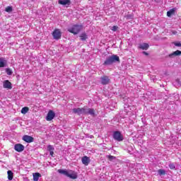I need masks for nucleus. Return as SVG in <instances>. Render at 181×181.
Instances as JSON below:
<instances>
[{
  "label": "nucleus",
  "instance_id": "1",
  "mask_svg": "<svg viewBox=\"0 0 181 181\" xmlns=\"http://www.w3.org/2000/svg\"><path fill=\"white\" fill-rule=\"evenodd\" d=\"M116 62H119V57L117 55L113 54L107 57L105 62L103 63L104 66H111V64L116 63Z\"/></svg>",
  "mask_w": 181,
  "mask_h": 181
},
{
  "label": "nucleus",
  "instance_id": "2",
  "mask_svg": "<svg viewBox=\"0 0 181 181\" xmlns=\"http://www.w3.org/2000/svg\"><path fill=\"white\" fill-rule=\"evenodd\" d=\"M82 29L83 25H73L68 28V32H69V33H73L74 35H78Z\"/></svg>",
  "mask_w": 181,
  "mask_h": 181
},
{
  "label": "nucleus",
  "instance_id": "3",
  "mask_svg": "<svg viewBox=\"0 0 181 181\" xmlns=\"http://www.w3.org/2000/svg\"><path fill=\"white\" fill-rule=\"evenodd\" d=\"M112 136L115 141H117V142H121L122 141H124V136H122L121 132L119 131L114 132Z\"/></svg>",
  "mask_w": 181,
  "mask_h": 181
},
{
  "label": "nucleus",
  "instance_id": "4",
  "mask_svg": "<svg viewBox=\"0 0 181 181\" xmlns=\"http://www.w3.org/2000/svg\"><path fill=\"white\" fill-rule=\"evenodd\" d=\"M72 111L74 114H77L78 115H86V114H87L86 107L82 108H74Z\"/></svg>",
  "mask_w": 181,
  "mask_h": 181
},
{
  "label": "nucleus",
  "instance_id": "5",
  "mask_svg": "<svg viewBox=\"0 0 181 181\" xmlns=\"http://www.w3.org/2000/svg\"><path fill=\"white\" fill-rule=\"evenodd\" d=\"M52 36L56 40H59L62 37V32L59 29H55L52 33Z\"/></svg>",
  "mask_w": 181,
  "mask_h": 181
},
{
  "label": "nucleus",
  "instance_id": "6",
  "mask_svg": "<svg viewBox=\"0 0 181 181\" xmlns=\"http://www.w3.org/2000/svg\"><path fill=\"white\" fill-rule=\"evenodd\" d=\"M54 117H56V113H54L53 110H49L46 117V119L47 121H52L54 118Z\"/></svg>",
  "mask_w": 181,
  "mask_h": 181
},
{
  "label": "nucleus",
  "instance_id": "7",
  "mask_svg": "<svg viewBox=\"0 0 181 181\" xmlns=\"http://www.w3.org/2000/svg\"><path fill=\"white\" fill-rule=\"evenodd\" d=\"M4 88H7V90H12V83L8 80H5L3 82Z\"/></svg>",
  "mask_w": 181,
  "mask_h": 181
},
{
  "label": "nucleus",
  "instance_id": "8",
  "mask_svg": "<svg viewBox=\"0 0 181 181\" xmlns=\"http://www.w3.org/2000/svg\"><path fill=\"white\" fill-rule=\"evenodd\" d=\"M14 149L16 152H23V151H25V146L21 144H17L14 146Z\"/></svg>",
  "mask_w": 181,
  "mask_h": 181
},
{
  "label": "nucleus",
  "instance_id": "9",
  "mask_svg": "<svg viewBox=\"0 0 181 181\" xmlns=\"http://www.w3.org/2000/svg\"><path fill=\"white\" fill-rule=\"evenodd\" d=\"M67 177H70V179H77V173L74 170H69L68 171Z\"/></svg>",
  "mask_w": 181,
  "mask_h": 181
},
{
  "label": "nucleus",
  "instance_id": "10",
  "mask_svg": "<svg viewBox=\"0 0 181 181\" xmlns=\"http://www.w3.org/2000/svg\"><path fill=\"white\" fill-rule=\"evenodd\" d=\"M33 137L28 135H25L23 136V141H25V142H27L28 144L33 142Z\"/></svg>",
  "mask_w": 181,
  "mask_h": 181
},
{
  "label": "nucleus",
  "instance_id": "11",
  "mask_svg": "<svg viewBox=\"0 0 181 181\" xmlns=\"http://www.w3.org/2000/svg\"><path fill=\"white\" fill-rule=\"evenodd\" d=\"M83 165H85V166H88V163H90V158H88L87 156H85L81 159Z\"/></svg>",
  "mask_w": 181,
  "mask_h": 181
},
{
  "label": "nucleus",
  "instance_id": "12",
  "mask_svg": "<svg viewBox=\"0 0 181 181\" xmlns=\"http://www.w3.org/2000/svg\"><path fill=\"white\" fill-rule=\"evenodd\" d=\"M101 83L103 86H105L110 83V78L108 76H103L101 78Z\"/></svg>",
  "mask_w": 181,
  "mask_h": 181
},
{
  "label": "nucleus",
  "instance_id": "13",
  "mask_svg": "<svg viewBox=\"0 0 181 181\" xmlns=\"http://www.w3.org/2000/svg\"><path fill=\"white\" fill-rule=\"evenodd\" d=\"M181 52L180 50L175 51L168 55L169 57H176V56H180Z\"/></svg>",
  "mask_w": 181,
  "mask_h": 181
},
{
  "label": "nucleus",
  "instance_id": "14",
  "mask_svg": "<svg viewBox=\"0 0 181 181\" xmlns=\"http://www.w3.org/2000/svg\"><path fill=\"white\" fill-rule=\"evenodd\" d=\"M139 48L142 49V50H148V49L149 48V45L148 43L140 44Z\"/></svg>",
  "mask_w": 181,
  "mask_h": 181
},
{
  "label": "nucleus",
  "instance_id": "15",
  "mask_svg": "<svg viewBox=\"0 0 181 181\" xmlns=\"http://www.w3.org/2000/svg\"><path fill=\"white\" fill-rule=\"evenodd\" d=\"M33 180L34 181H38L39 180V177H42V175H40V173H33Z\"/></svg>",
  "mask_w": 181,
  "mask_h": 181
},
{
  "label": "nucleus",
  "instance_id": "16",
  "mask_svg": "<svg viewBox=\"0 0 181 181\" xmlns=\"http://www.w3.org/2000/svg\"><path fill=\"white\" fill-rule=\"evenodd\" d=\"M86 115L88 114L89 115H94L95 114L94 109L86 107Z\"/></svg>",
  "mask_w": 181,
  "mask_h": 181
},
{
  "label": "nucleus",
  "instance_id": "17",
  "mask_svg": "<svg viewBox=\"0 0 181 181\" xmlns=\"http://www.w3.org/2000/svg\"><path fill=\"white\" fill-rule=\"evenodd\" d=\"M58 173H59L61 175H64V176H66V177L69 175V170H67L59 169V170H58Z\"/></svg>",
  "mask_w": 181,
  "mask_h": 181
},
{
  "label": "nucleus",
  "instance_id": "18",
  "mask_svg": "<svg viewBox=\"0 0 181 181\" xmlns=\"http://www.w3.org/2000/svg\"><path fill=\"white\" fill-rule=\"evenodd\" d=\"M60 5H70V0H59Z\"/></svg>",
  "mask_w": 181,
  "mask_h": 181
},
{
  "label": "nucleus",
  "instance_id": "19",
  "mask_svg": "<svg viewBox=\"0 0 181 181\" xmlns=\"http://www.w3.org/2000/svg\"><path fill=\"white\" fill-rule=\"evenodd\" d=\"M6 66V61L4 58H0V67H5Z\"/></svg>",
  "mask_w": 181,
  "mask_h": 181
},
{
  "label": "nucleus",
  "instance_id": "20",
  "mask_svg": "<svg viewBox=\"0 0 181 181\" xmlns=\"http://www.w3.org/2000/svg\"><path fill=\"white\" fill-rule=\"evenodd\" d=\"M7 175L8 180H12V179H13V173H12V171L8 170Z\"/></svg>",
  "mask_w": 181,
  "mask_h": 181
},
{
  "label": "nucleus",
  "instance_id": "21",
  "mask_svg": "<svg viewBox=\"0 0 181 181\" xmlns=\"http://www.w3.org/2000/svg\"><path fill=\"white\" fill-rule=\"evenodd\" d=\"M81 40H87V34L86 33H82L80 35Z\"/></svg>",
  "mask_w": 181,
  "mask_h": 181
},
{
  "label": "nucleus",
  "instance_id": "22",
  "mask_svg": "<svg viewBox=\"0 0 181 181\" xmlns=\"http://www.w3.org/2000/svg\"><path fill=\"white\" fill-rule=\"evenodd\" d=\"M173 84H174V86H175V87H180V86H181L180 80L176 79V80L174 81Z\"/></svg>",
  "mask_w": 181,
  "mask_h": 181
},
{
  "label": "nucleus",
  "instance_id": "23",
  "mask_svg": "<svg viewBox=\"0 0 181 181\" xmlns=\"http://www.w3.org/2000/svg\"><path fill=\"white\" fill-rule=\"evenodd\" d=\"M29 111V107H24L21 109V114H27V112Z\"/></svg>",
  "mask_w": 181,
  "mask_h": 181
},
{
  "label": "nucleus",
  "instance_id": "24",
  "mask_svg": "<svg viewBox=\"0 0 181 181\" xmlns=\"http://www.w3.org/2000/svg\"><path fill=\"white\" fill-rule=\"evenodd\" d=\"M158 173L160 175V176H162L163 175H166V171L163 169H160L158 170Z\"/></svg>",
  "mask_w": 181,
  "mask_h": 181
},
{
  "label": "nucleus",
  "instance_id": "25",
  "mask_svg": "<svg viewBox=\"0 0 181 181\" xmlns=\"http://www.w3.org/2000/svg\"><path fill=\"white\" fill-rule=\"evenodd\" d=\"M175 13V8H173L167 12V16H172Z\"/></svg>",
  "mask_w": 181,
  "mask_h": 181
},
{
  "label": "nucleus",
  "instance_id": "26",
  "mask_svg": "<svg viewBox=\"0 0 181 181\" xmlns=\"http://www.w3.org/2000/svg\"><path fill=\"white\" fill-rule=\"evenodd\" d=\"M6 12H8L10 13V12H12L13 11V8H12V6H7L5 9Z\"/></svg>",
  "mask_w": 181,
  "mask_h": 181
},
{
  "label": "nucleus",
  "instance_id": "27",
  "mask_svg": "<svg viewBox=\"0 0 181 181\" xmlns=\"http://www.w3.org/2000/svg\"><path fill=\"white\" fill-rule=\"evenodd\" d=\"M47 151H49V152L52 151H54V148L52 145H48L47 146Z\"/></svg>",
  "mask_w": 181,
  "mask_h": 181
},
{
  "label": "nucleus",
  "instance_id": "28",
  "mask_svg": "<svg viewBox=\"0 0 181 181\" xmlns=\"http://www.w3.org/2000/svg\"><path fill=\"white\" fill-rule=\"evenodd\" d=\"M6 72L8 74V76H11L12 75V70H11V69H6Z\"/></svg>",
  "mask_w": 181,
  "mask_h": 181
},
{
  "label": "nucleus",
  "instance_id": "29",
  "mask_svg": "<svg viewBox=\"0 0 181 181\" xmlns=\"http://www.w3.org/2000/svg\"><path fill=\"white\" fill-rule=\"evenodd\" d=\"M118 29V27L117 25H114L111 28V30H112L113 32H117Z\"/></svg>",
  "mask_w": 181,
  "mask_h": 181
},
{
  "label": "nucleus",
  "instance_id": "30",
  "mask_svg": "<svg viewBox=\"0 0 181 181\" xmlns=\"http://www.w3.org/2000/svg\"><path fill=\"white\" fill-rule=\"evenodd\" d=\"M169 168H170V169L173 170V169H175L176 167L175 166V164L170 163V164H169Z\"/></svg>",
  "mask_w": 181,
  "mask_h": 181
},
{
  "label": "nucleus",
  "instance_id": "31",
  "mask_svg": "<svg viewBox=\"0 0 181 181\" xmlns=\"http://www.w3.org/2000/svg\"><path fill=\"white\" fill-rule=\"evenodd\" d=\"M175 46H177V47H181V43L180 42H175L174 43Z\"/></svg>",
  "mask_w": 181,
  "mask_h": 181
},
{
  "label": "nucleus",
  "instance_id": "32",
  "mask_svg": "<svg viewBox=\"0 0 181 181\" xmlns=\"http://www.w3.org/2000/svg\"><path fill=\"white\" fill-rule=\"evenodd\" d=\"M49 154L51 155V156H53V155H54V152L52 151H49Z\"/></svg>",
  "mask_w": 181,
  "mask_h": 181
},
{
  "label": "nucleus",
  "instance_id": "33",
  "mask_svg": "<svg viewBox=\"0 0 181 181\" xmlns=\"http://www.w3.org/2000/svg\"><path fill=\"white\" fill-rule=\"evenodd\" d=\"M144 54H146V56H148V54L146 52H143Z\"/></svg>",
  "mask_w": 181,
  "mask_h": 181
},
{
  "label": "nucleus",
  "instance_id": "34",
  "mask_svg": "<svg viewBox=\"0 0 181 181\" xmlns=\"http://www.w3.org/2000/svg\"><path fill=\"white\" fill-rule=\"evenodd\" d=\"M112 158H114V156H110V159H112Z\"/></svg>",
  "mask_w": 181,
  "mask_h": 181
}]
</instances>
